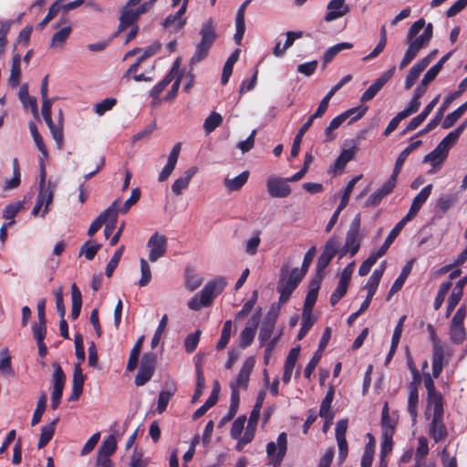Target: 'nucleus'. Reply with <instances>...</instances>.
Returning a JSON list of instances; mask_svg holds the SVG:
<instances>
[{
	"label": "nucleus",
	"instance_id": "54",
	"mask_svg": "<svg viewBox=\"0 0 467 467\" xmlns=\"http://www.w3.org/2000/svg\"><path fill=\"white\" fill-rule=\"evenodd\" d=\"M141 278L139 281L140 286H146L151 280V271L149 264L143 258L140 260Z\"/></svg>",
	"mask_w": 467,
	"mask_h": 467
},
{
	"label": "nucleus",
	"instance_id": "18",
	"mask_svg": "<svg viewBox=\"0 0 467 467\" xmlns=\"http://www.w3.org/2000/svg\"><path fill=\"white\" fill-rule=\"evenodd\" d=\"M446 354L447 346L445 344L432 347V376L435 379L440 377L444 364L448 363V358H445Z\"/></svg>",
	"mask_w": 467,
	"mask_h": 467
},
{
	"label": "nucleus",
	"instance_id": "35",
	"mask_svg": "<svg viewBox=\"0 0 467 467\" xmlns=\"http://www.w3.org/2000/svg\"><path fill=\"white\" fill-rule=\"evenodd\" d=\"M72 28L70 25H67L56 32L51 39L50 47L62 48L64 43L71 34Z\"/></svg>",
	"mask_w": 467,
	"mask_h": 467
},
{
	"label": "nucleus",
	"instance_id": "6",
	"mask_svg": "<svg viewBox=\"0 0 467 467\" xmlns=\"http://www.w3.org/2000/svg\"><path fill=\"white\" fill-rule=\"evenodd\" d=\"M367 111V108H353L348 109L347 111L341 113L340 115L334 118L328 127L326 129V141H331L335 139V135L333 134V130H337L340 127V125L345 122L349 117H351L354 113L358 112V114L353 117L350 122L359 119Z\"/></svg>",
	"mask_w": 467,
	"mask_h": 467
},
{
	"label": "nucleus",
	"instance_id": "31",
	"mask_svg": "<svg viewBox=\"0 0 467 467\" xmlns=\"http://www.w3.org/2000/svg\"><path fill=\"white\" fill-rule=\"evenodd\" d=\"M396 424L397 420L389 416L388 403H385L381 416L382 434H387V437L389 435H394Z\"/></svg>",
	"mask_w": 467,
	"mask_h": 467
},
{
	"label": "nucleus",
	"instance_id": "47",
	"mask_svg": "<svg viewBox=\"0 0 467 467\" xmlns=\"http://www.w3.org/2000/svg\"><path fill=\"white\" fill-rule=\"evenodd\" d=\"M232 327H233V323L231 320L225 321L223 330H222L220 340L216 346V348L218 350H222V349L225 348L227 344L229 343L231 332H232Z\"/></svg>",
	"mask_w": 467,
	"mask_h": 467
},
{
	"label": "nucleus",
	"instance_id": "51",
	"mask_svg": "<svg viewBox=\"0 0 467 467\" xmlns=\"http://www.w3.org/2000/svg\"><path fill=\"white\" fill-rule=\"evenodd\" d=\"M360 179H361V175H358L348 182L347 187L345 188L344 193L342 195L341 202L338 205L339 210H343L348 205L352 190H353L355 184Z\"/></svg>",
	"mask_w": 467,
	"mask_h": 467
},
{
	"label": "nucleus",
	"instance_id": "64",
	"mask_svg": "<svg viewBox=\"0 0 467 467\" xmlns=\"http://www.w3.org/2000/svg\"><path fill=\"white\" fill-rule=\"evenodd\" d=\"M153 375V372L147 368H140L138 374L135 378V384L137 386H142L148 382Z\"/></svg>",
	"mask_w": 467,
	"mask_h": 467
},
{
	"label": "nucleus",
	"instance_id": "7",
	"mask_svg": "<svg viewBox=\"0 0 467 467\" xmlns=\"http://www.w3.org/2000/svg\"><path fill=\"white\" fill-rule=\"evenodd\" d=\"M410 369L413 374L414 380L410 384V394L408 399V411L411 417L412 423L415 424L417 421V407L419 403V394H418V387L417 381L419 380L420 374L416 367L414 366L412 360L409 362Z\"/></svg>",
	"mask_w": 467,
	"mask_h": 467
},
{
	"label": "nucleus",
	"instance_id": "58",
	"mask_svg": "<svg viewBox=\"0 0 467 467\" xmlns=\"http://www.w3.org/2000/svg\"><path fill=\"white\" fill-rule=\"evenodd\" d=\"M167 323H168V316L164 315L162 317V318L161 319L160 324H159V326L155 331V334L151 339V348H155L158 346L160 339L161 337V335L166 328Z\"/></svg>",
	"mask_w": 467,
	"mask_h": 467
},
{
	"label": "nucleus",
	"instance_id": "33",
	"mask_svg": "<svg viewBox=\"0 0 467 467\" xmlns=\"http://www.w3.org/2000/svg\"><path fill=\"white\" fill-rule=\"evenodd\" d=\"M248 177L249 172L245 171L234 178H225L223 184L228 192L239 191L246 183Z\"/></svg>",
	"mask_w": 467,
	"mask_h": 467
},
{
	"label": "nucleus",
	"instance_id": "21",
	"mask_svg": "<svg viewBox=\"0 0 467 467\" xmlns=\"http://www.w3.org/2000/svg\"><path fill=\"white\" fill-rule=\"evenodd\" d=\"M251 1L252 0L244 1L241 5V6L239 7V9L237 10V13H236V17H235L236 32L234 36V39L237 45L241 44V41H242L243 36L245 32L244 13H245L246 6L250 4Z\"/></svg>",
	"mask_w": 467,
	"mask_h": 467
},
{
	"label": "nucleus",
	"instance_id": "13",
	"mask_svg": "<svg viewBox=\"0 0 467 467\" xmlns=\"http://www.w3.org/2000/svg\"><path fill=\"white\" fill-rule=\"evenodd\" d=\"M279 315V309L272 306L268 311L262 327L260 328L258 340L261 345H265L271 337L274 331L277 317Z\"/></svg>",
	"mask_w": 467,
	"mask_h": 467
},
{
	"label": "nucleus",
	"instance_id": "40",
	"mask_svg": "<svg viewBox=\"0 0 467 467\" xmlns=\"http://www.w3.org/2000/svg\"><path fill=\"white\" fill-rule=\"evenodd\" d=\"M175 392H176V388L174 386H171L168 389L161 390L160 392L159 398H158V406H157V410L160 414L162 413L166 410L170 400L175 394Z\"/></svg>",
	"mask_w": 467,
	"mask_h": 467
},
{
	"label": "nucleus",
	"instance_id": "45",
	"mask_svg": "<svg viewBox=\"0 0 467 467\" xmlns=\"http://www.w3.org/2000/svg\"><path fill=\"white\" fill-rule=\"evenodd\" d=\"M353 45L348 42H343L329 47L324 55L325 65L329 63L340 51L344 49H350Z\"/></svg>",
	"mask_w": 467,
	"mask_h": 467
},
{
	"label": "nucleus",
	"instance_id": "38",
	"mask_svg": "<svg viewBox=\"0 0 467 467\" xmlns=\"http://www.w3.org/2000/svg\"><path fill=\"white\" fill-rule=\"evenodd\" d=\"M19 99L22 101L25 107L29 106L32 109V113L37 117L38 116V109H37V101L35 97H30L27 91V86L24 85L21 87L19 90Z\"/></svg>",
	"mask_w": 467,
	"mask_h": 467
},
{
	"label": "nucleus",
	"instance_id": "10",
	"mask_svg": "<svg viewBox=\"0 0 467 467\" xmlns=\"http://www.w3.org/2000/svg\"><path fill=\"white\" fill-rule=\"evenodd\" d=\"M53 366L54 373L51 407L53 410H56L60 403V400L63 394V389L66 382V376L58 364L56 363Z\"/></svg>",
	"mask_w": 467,
	"mask_h": 467
},
{
	"label": "nucleus",
	"instance_id": "44",
	"mask_svg": "<svg viewBox=\"0 0 467 467\" xmlns=\"http://www.w3.org/2000/svg\"><path fill=\"white\" fill-rule=\"evenodd\" d=\"M55 188L56 186L51 184L50 182H48L47 186L46 187H40L38 196L45 202L44 203L46 204V208L43 212L42 216H44L47 213V208L53 201Z\"/></svg>",
	"mask_w": 467,
	"mask_h": 467
},
{
	"label": "nucleus",
	"instance_id": "19",
	"mask_svg": "<svg viewBox=\"0 0 467 467\" xmlns=\"http://www.w3.org/2000/svg\"><path fill=\"white\" fill-rule=\"evenodd\" d=\"M349 12V7L345 0H331L327 4V13L325 16V21L331 22L338 19Z\"/></svg>",
	"mask_w": 467,
	"mask_h": 467
},
{
	"label": "nucleus",
	"instance_id": "27",
	"mask_svg": "<svg viewBox=\"0 0 467 467\" xmlns=\"http://www.w3.org/2000/svg\"><path fill=\"white\" fill-rule=\"evenodd\" d=\"M385 271V262H383L380 266L376 269L370 277L368 280V283L365 285L364 288L368 291L367 297L371 298L376 293V290L378 288V285L380 282V279L383 275V273Z\"/></svg>",
	"mask_w": 467,
	"mask_h": 467
},
{
	"label": "nucleus",
	"instance_id": "49",
	"mask_svg": "<svg viewBox=\"0 0 467 467\" xmlns=\"http://www.w3.org/2000/svg\"><path fill=\"white\" fill-rule=\"evenodd\" d=\"M124 252V245H121L117 249V251L114 253L112 258L109 262L106 267L105 274L108 277H110L114 272V270L117 268L119 262Z\"/></svg>",
	"mask_w": 467,
	"mask_h": 467
},
{
	"label": "nucleus",
	"instance_id": "1",
	"mask_svg": "<svg viewBox=\"0 0 467 467\" xmlns=\"http://www.w3.org/2000/svg\"><path fill=\"white\" fill-rule=\"evenodd\" d=\"M432 35V24L429 23L426 25L423 18L417 20L411 25L406 37V43L409 47L400 63V69L405 68L417 57L420 50L429 45Z\"/></svg>",
	"mask_w": 467,
	"mask_h": 467
},
{
	"label": "nucleus",
	"instance_id": "59",
	"mask_svg": "<svg viewBox=\"0 0 467 467\" xmlns=\"http://www.w3.org/2000/svg\"><path fill=\"white\" fill-rule=\"evenodd\" d=\"M456 202V197L454 195H441L437 201V208L441 212L445 213L449 210L453 203Z\"/></svg>",
	"mask_w": 467,
	"mask_h": 467
},
{
	"label": "nucleus",
	"instance_id": "62",
	"mask_svg": "<svg viewBox=\"0 0 467 467\" xmlns=\"http://www.w3.org/2000/svg\"><path fill=\"white\" fill-rule=\"evenodd\" d=\"M201 331L197 330L195 333L188 335L185 339V349L188 353L193 352L200 340Z\"/></svg>",
	"mask_w": 467,
	"mask_h": 467
},
{
	"label": "nucleus",
	"instance_id": "36",
	"mask_svg": "<svg viewBox=\"0 0 467 467\" xmlns=\"http://www.w3.org/2000/svg\"><path fill=\"white\" fill-rule=\"evenodd\" d=\"M72 309L71 317L77 319L79 317L82 306V296L76 284L71 285Z\"/></svg>",
	"mask_w": 467,
	"mask_h": 467
},
{
	"label": "nucleus",
	"instance_id": "14",
	"mask_svg": "<svg viewBox=\"0 0 467 467\" xmlns=\"http://www.w3.org/2000/svg\"><path fill=\"white\" fill-rule=\"evenodd\" d=\"M396 67L393 66L385 71L379 78H377L362 94L361 101L367 102L371 100L377 93L383 88V86L393 77Z\"/></svg>",
	"mask_w": 467,
	"mask_h": 467
},
{
	"label": "nucleus",
	"instance_id": "8",
	"mask_svg": "<svg viewBox=\"0 0 467 467\" xmlns=\"http://www.w3.org/2000/svg\"><path fill=\"white\" fill-rule=\"evenodd\" d=\"M167 237L160 233H154L147 243L149 248V260L156 262L161 257L164 256L167 252Z\"/></svg>",
	"mask_w": 467,
	"mask_h": 467
},
{
	"label": "nucleus",
	"instance_id": "5",
	"mask_svg": "<svg viewBox=\"0 0 467 467\" xmlns=\"http://www.w3.org/2000/svg\"><path fill=\"white\" fill-rule=\"evenodd\" d=\"M432 417L430 424L429 434L435 442L445 439L448 435L447 428L443 422V404L431 406Z\"/></svg>",
	"mask_w": 467,
	"mask_h": 467
},
{
	"label": "nucleus",
	"instance_id": "32",
	"mask_svg": "<svg viewBox=\"0 0 467 467\" xmlns=\"http://www.w3.org/2000/svg\"><path fill=\"white\" fill-rule=\"evenodd\" d=\"M411 268H412V263L411 262L408 263L403 267L400 276L395 280V282L393 283L392 286L390 287V289L389 291V294H388V296H387V300H389L390 297L394 294H396L398 291H400L401 289V287L403 286L407 277L409 276V275L411 272Z\"/></svg>",
	"mask_w": 467,
	"mask_h": 467
},
{
	"label": "nucleus",
	"instance_id": "26",
	"mask_svg": "<svg viewBox=\"0 0 467 467\" xmlns=\"http://www.w3.org/2000/svg\"><path fill=\"white\" fill-rule=\"evenodd\" d=\"M456 97H457V94H453V95H451V96H450V97L445 99L444 102L442 103V105L438 109L436 117L433 119H431L426 125V127L418 133L419 136L423 135V134L431 131V130H433L434 128L437 127V125L440 123V121H441L442 116H443L444 111L447 109L449 105L451 103V101Z\"/></svg>",
	"mask_w": 467,
	"mask_h": 467
},
{
	"label": "nucleus",
	"instance_id": "12",
	"mask_svg": "<svg viewBox=\"0 0 467 467\" xmlns=\"http://www.w3.org/2000/svg\"><path fill=\"white\" fill-rule=\"evenodd\" d=\"M423 381L428 392L425 415L427 418H430V410H431V406L443 404V397L441 393L435 389L434 381L429 373H424Z\"/></svg>",
	"mask_w": 467,
	"mask_h": 467
},
{
	"label": "nucleus",
	"instance_id": "24",
	"mask_svg": "<svg viewBox=\"0 0 467 467\" xmlns=\"http://www.w3.org/2000/svg\"><path fill=\"white\" fill-rule=\"evenodd\" d=\"M134 5L127 4L121 11V15L119 17V31H123L127 27L132 26L138 19V13L134 9L131 8Z\"/></svg>",
	"mask_w": 467,
	"mask_h": 467
},
{
	"label": "nucleus",
	"instance_id": "25",
	"mask_svg": "<svg viewBox=\"0 0 467 467\" xmlns=\"http://www.w3.org/2000/svg\"><path fill=\"white\" fill-rule=\"evenodd\" d=\"M85 378L86 377L82 373V369L79 368V365H75L70 400H77L79 398L83 391Z\"/></svg>",
	"mask_w": 467,
	"mask_h": 467
},
{
	"label": "nucleus",
	"instance_id": "28",
	"mask_svg": "<svg viewBox=\"0 0 467 467\" xmlns=\"http://www.w3.org/2000/svg\"><path fill=\"white\" fill-rule=\"evenodd\" d=\"M196 167H191L185 171L183 176L178 178L171 185L173 193L176 195H181L182 191L188 187L192 177L196 173Z\"/></svg>",
	"mask_w": 467,
	"mask_h": 467
},
{
	"label": "nucleus",
	"instance_id": "29",
	"mask_svg": "<svg viewBox=\"0 0 467 467\" xmlns=\"http://www.w3.org/2000/svg\"><path fill=\"white\" fill-rule=\"evenodd\" d=\"M448 153L449 152L445 149L438 144L432 151L424 157L423 162H429L433 168H435L446 161Z\"/></svg>",
	"mask_w": 467,
	"mask_h": 467
},
{
	"label": "nucleus",
	"instance_id": "60",
	"mask_svg": "<svg viewBox=\"0 0 467 467\" xmlns=\"http://www.w3.org/2000/svg\"><path fill=\"white\" fill-rule=\"evenodd\" d=\"M338 247H339L338 239L336 237H331L327 241L322 254L333 258L334 255L337 253Z\"/></svg>",
	"mask_w": 467,
	"mask_h": 467
},
{
	"label": "nucleus",
	"instance_id": "11",
	"mask_svg": "<svg viewBox=\"0 0 467 467\" xmlns=\"http://www.w3.org/2000/svg\"><path fill=\"white\" fill-rule=\"evenodd\" d=\"M304 276L298 268H294L290 272L282 268L277 287L293 293Z\"/></svg>",
	"mask_w": 467,
	"mask_h": 467
},
{
	"label": "nucleus",
	"instance_id": "61",
	"mask_svg": "<svg viewBox=\"0 0 467 467\" xmlns=\"http://www.w3.org/2000/svg\"><path fill=\"white\" fill-rule=\"evenodd\" d=\"M245 421H246L245 416H240L234 421L232 428H231V436L234 439L240 438V436L244 431Z\"/></svg>",
	"mask_w": 467,
	"mask_h": 467
},
{
	"label": "nucleus",
	"instance_id": "30",
	"mask_svg": "<svg viewBox=\"0 0 467 467\" xmlns=\"http://www.w3.org/2000/svg\"><path fill=\"white\" fill-rule=\"evenodd\" d=\"M117 449V441L114 435H109L100 445L97 460H110Z\"/></svg>",
	"mask_w": 467,
	"mask_h": 467
},
{
	"label": "nucleus",
	"instance_id": "48",
	"mask_svg": "<svg viewBox=\"0 0 467 467\" xmlns=\"http://www.w3.org/2000/svg\"><path fill=\"white\" fill-rule=\"evenodd\" d=\"M46 407H47V397L45 394H42L39 397L36 408L33 417H32V420H31L32 426H35L37 423H39V421L42 418V415L44 414V412L46 410Z\"/></svg>",
	"mask_w": 467,
	"mask_h": 467
},
{
	"label": "nucleus",
	"instance_id": "37",
	"mask_svg": "<svg viewBox=\"0 0 467 467\" xmlns=\"http://www.w3.org/2000/svg\"><path fill=\"white\" fill-rule=\"evenodd\" d=\"M333 397L334 389L331 388L323 399L319 410V416L328 420H332L334 417V413L330 410Z\"/></svg>",
	"mask_w": 467,
	"mask_h": 467
},
{
	"label": "nucleus",
	"instance_id": "16",
	"mask_svg": "<svg viewBox=\"0 0 467 467\" xmlns=\"http://www.w3.org/2000/svg\"><path fill=\"white\" fill-rule=\"evenodd\" d=\"M188 0L182 2V6L174 15H170L163 21L162 26L165 29L171 33H177L184 26L186 19L183 18V15L186 12Z\"/></svg>",
	"mask_w": 467,
	"mask_h": 467
},
{
	"label": "nucleus",
	"instance_id": "63",
	"mask_svg": "<svg viewBox=\"0 0 467 467\" xmlns=\"http://www.w3.org/2000/svg\"><path fill=\"white\" fill-rule=\"evenodd\" d=\"M432 184L426 185L413 199L412 203L421 208L422 204L427 201L431 195Z\"/></svg>",
	"mask_w": 467,
	"mask_h": 467
},
{
	"label": "nucleus",
	"instance_id": "53",
	"mask_svg": "<svg viewBox=\"0 0 467 467\" xmlns=\"http://www.w3.org/2000/svg\"><path fill=\"white\" fill-rule=\"evenodd\" d=\"M466 337L463 326H451L450 327V338L455 344H461L464 341Z\"/></svg>",
	"mask_w": 467,
	"mask_h": 467
},
{
	"label": "nucleus",
	"instance_id": "9",
	"mask_svg": "<svg viewBox=\"0 0 467 467\" xmlns=\"http://www.w3.org/2000/svg\"><path fill=\"white\" fill-rule=\"evenodd\" d=\"M361 218L357 214L352 220L349 229L346 235L345 245L347 248L351 249V256H354L359 250L361 236H360Z\"/></svg>",
	"mask_w": 467,
	"mask_h": 467
},
{
	"label": "nucleus",
	"instance_id": "52",
	"mask_svg": "<svg viewBox=\"0 0 467 467\" xmlns=\"http://www.w3.org/2000/svg\"><path fill=\"white\" fill-rule=\"evenodd\" d=\"M61 10V1H56L49 7L48 13L46 17L38 24V28L43 29L45 26L57 15Z\"/></svg>",
	"mask_w": 467,
	"mask_h": 467
},
{
	"label": "nucleus",
	"instance_id": "43",
	"mask_svg": "<svg viewBox=\"0 0 467 467\" xmlns=\"http://www.w3.org/2000/svg\"><path fill=\"white\" fill-rule=\"evenodd\" d=\"M223 122V117L213 111L204 120L203 129L207 134L213 132Z\"/></svg>",
	"mask_w": 467,
	"mask_h": 467
},
{
	"label": "nucleus",
	"instance_id": "22",
	"mask_svg": "<svg viewBox=\"0 0 467 467\" xmlns=\"http://www.w3.org/2000/svg\"><path fill=\"white\" fill-rule=\"evenodd\" d=\"M179 71V61L176 60L170 72L150 90V96L157 100L160 94L166 88V87L173 80Z\"/></svg>",
	"mask_w": 467,
	"mask_h": 467
},
{
	"label": "nucleus",
	"instance_id": "2",
	"mask_svg": "<svg viewBox=\"0 0 467 467\" xmlns=\"http://www.w3.org/2000/svg\"><path fill=\"white\" fill-rule=\"evenodd\" d=\"M226 284L227 282L224 277H219L208 282L200 295L194 296L188 302V307L192 310H199L202 307L209 306L213 299L223 292Z\"/></svg>",
	"mask_w": 467,
	"mask_h": 467
},
{
	"label": "nucleus",
	"instance_id": "3",
	"mask_svg": "<svg viewBox=\"0 0 467 467\" xmlns=\"http://www.w3.org/2000/svg\"><path fill=\"white\" fill-rule=\"evenodd\" d=\"M201 41L196 45L195 52L191 58V64H196L204 59L217 37L215 27L211 20L203 23L200 31Z\"/></svg>",
	"mask_w": 467,
	"mask_h": 467
},
{
	"label": "nucleus",
	"instance_id": "41",
	"mask_svg": "<svg viewBox=\"0 0 467 467\" xmlns=\"http://www.w3.org/2000/svg\"><path fill=\"white\" fill-rule=\"evenodd\" d=\"M21 57L20 55L16 54L13 57L11 73L9 82L12 86L16 87L19 84L21 68H20Z\"/></svg>",
	"mask_w": 467,
	"mask_h": 467
},
{
	"label": "nucleus",
	"instance_id": "4",
	"mask_svg": "<svg viewBox=\"0 0 467 467\" xmlns=\"http://www.w3.org/2000/svg\"><path fill=\"white\" fill-rule=\"evenodd\" d=\"M287 451V435L281 432L276 441H270L266 445V453L269 459V464L274 467H279L285 456Z\"/></svg>",
	"mask_w": 467,
	"mask_h": 467
},
{
	"label": "nucleus",
	"instance_id": "17",
	"mask_svg": "<svg viewBox=\"0 0 467 467\" xmlns=\"http://www.w3.org/2000/svg\"><path fill=\"white\" fill-rule=\"evenodd\" d=\"M255 360L253 357H249L244 362L237 378L230 382V387L234 386L235 389H246L248 387L250 374L254 367Z\"/></svg>",
	"mask_w": 467,
	"mask_h": 467
},
{
	"label": "nucleus",
	"instance_id": "57",
	"mask_svg": "<svg viewBox=\"0 0 467 467\" xmlns=\"http://www.w3.org/2000/svg\"><path fill=\"white\" fill-rule=\"evenodd\" d=\"M348 284L339 281L336 290L330 296V303L335 306L347 293Z\"/></svg>",
	"mask_w": 467,
	"mask_h": 467
},
{
	"label": "nucleus",
	"instance_id": "39",
	"mask_svg": "<svg viewBox=\"0 0 467 467\" xmlns=\"http://www.w3.org/2000/svg\"><path fill=\"white\" fill-rule=\"evenodd\" d=\"M357 151V147L343 150L335 161V170H343L347 163L354 159Z\"/></svg>",
	"mask_w": 467,
	"mask_h": 467
},
{
	"label": "nucleus",
	"instance_id": "42",
	"mask_svg": "<svg viewBox=\"0 0 467 467\" xmlns=\"http://www.w3.org/2000/svg\"><path fill=\"white\" fill-rule=\"evenodd\" d=\"M143 339V337H140L130 351V358L127 365V369L129 371H133L138 365V359L140 353Z\"/></svg>",
	"mask_w": 467,
	"mask_h": 467
},
{
	"label": "nucleus",
	"instance_id": "23",
	"mask_svg": "<svg viewBox=\"0 0 467 467\" xmlns=\"http://www.w3.org/2000/svg\"><path fill=\"white\" fill-rule=\"evenodd\" d=\"M300 348H292L285 361L283 381L288 383L291 379L293 370L299 357Z\"/></svg>",
	"mask_w": 467,
	"mask_h": 467
},
{
	"label": "nucleus",
	"instance_id": "56",
	"mask_svg": "<svg viewBox=\"0 0 467 467\" xmlns=\"http://www.w3.org/2000/svg\"><path fill=\"white\" fill-rule=\"evenodd\" d=\"M429 453L428 440L424 436L418 439V447L415 452V459H426Z\"/></svg>",
	"mask_w": 467,
	"mask_h": 467
},
{
	"label": "nucleus",
	"instance_id": "34",
	"mask_svg": "<svg viewBox=\"0 0 467 467\" xmlns=\"http://www.w3.org/2000/svg\"><path fill=\"white\" fill-rule=\"evenodd\" d=\"M58 420L59 419L56 418L50 424L43 426L41 428V434L37 443L38 449L44 448L51 441V439L54 436L56 425L58 422Z\"/></svg>",
	"mask_w": 467,
	"mask_h": 467
},
{
	"label": "nucleus",
	"instance_id": "20",
	"mask_svg": "<svg viewBox=\"0 0 467 467\" xmlns=\"http://www.w3.org/2000/svg\"><path fill=\"white\" fill-rule=\"evenodd\" d=\"M259 317L254 316L248 322L244 329L240 334L239 346L243 348L250 346L254 340L255 331L258 326Z\"/></svg>",
	"mask_w": 467,
	"mask_h": 467
},
{
	"label": "nucleus",
	"instance_id": "15",
	"mask_svg": "<svg viewBox=\"0 0 467 467\" xmlns=\"http://www.w3.org/2000/svg\"><path fill=\"white\" fill-rule=\"evenodd\" d=\"M269 195L273 198H285L291 193L288 181L278 177H270L266 182Z\"/></svg>",
	"mask_w": 467,
	"mask_h": 467
},
{
	"label": "nucleus",
	"instance_id": "50",
	"mask_svg": "<svg viewBox=\"0 0 467 467\" xmlns=\"http://www.w3.org/2000/svg\"><path fill=\"white\" fill-rule=\"evenodd\" d=\"M451 287V282H450V281L444 282L440 285L438 294H437L434 303H433V307L435 310H438L441 306V305L445 299V296L448 294Z\"/></svg>",
	"mask_w": 467,
	"mask_h": 467
},
{
	"label": "nucleus",
	"instance_id": "55",
	"mask_svg": "<svg viewBox=\"0 0 467 467\" xmlns=\"http://www.w3.org/2000/svg\"><path fill=\"white\" fill-rule=\"evenodd\" d=\"M117 104V99L108 98L95 106V112L99 116H102L105 112L110 110Z\"/></svg>",
	"mask_w": 467,
	"mask_h": 467
},
{
	"label": "nucleus",
	"instance_id": "46",
	"mask_svg": "<svg viewBox=\"0 0 467 467\" xmlns=\"http://www.w3.org/2000/svg\"><path fill=\"white\" fill-rule=\"evenodd\" d=\"M118 205L119 200H116L107 210L100 213L99 217L102 218L104 223L111 224L116 223L118 217Z\"/></svg>",
	"mask_w": 467,
	"mask_h": 467
}]
</instances>
